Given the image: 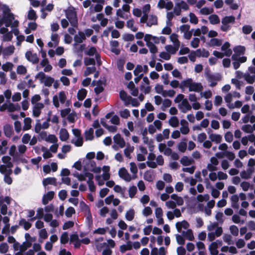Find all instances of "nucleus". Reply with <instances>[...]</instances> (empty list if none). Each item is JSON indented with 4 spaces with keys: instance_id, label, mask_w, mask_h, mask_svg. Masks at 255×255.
Segmentation results:
<instances>
[{
    "instance_id": "obj_27",
    "label": "nucleus",
    "mask_w": 255,
    "mask_h": 255,
    "mask_svg": "<svg viewBox=\"0 0 255 255\" xmlns=\"http://www.w3.org/2000/svg\"><path fill=\"white\" fill-rule=\"evenodd\" d=\"M134 214L135 212L133 209H130L128 211L125 215L127 220L129 221H132L134 219Z\"/></svg>"
},
{
    "instance_id": "obj_7",
    "label": "nucleus",
    "mask_w": 255,
    "mask_h": 255,
    "mask_svg": "<svg viewBox=\"0 0 255 255\" xmlns=\"http://www.w3.org/2000/svg\"><path fill=\"white\" fill-rule=\"evenodd\" d=\"M203 89V88L201 83L193 82L192 81L189 87V91L190 92L194 91L196 92H200L202 91Z\"/></svg>"
},
{
    "instance_id": "obj_42",
    "label": "nucleus",
    "mask_w": 255,
    "mask_h": 255,
    "mask_svg": "<svg viewBox=\"0 0 255 255\" xmlns=\"http://www.w3.org/2000/svg\"><path fill=\"white\" fill-rule=\"evenodd\" d=\"M96 68L95 66L88 67L84 72V76H87L96 72Z\"/></svg>"
},
{
    "instance_id": "obj_41",
    "label": "nucleus",
    "mask_w": 255,
    "mask_h": 255,
    "mask_svg": "<svg viewBox=\"0 0 255 255\" xmlns=\"http://www.w3.org/2000/svg\"><path fill=\"white\" fill-rule=\"evenodd\" d=\"M75 213V209L72 207H68L65 211V215L68 218L72 217L73 214Z\"/></svg>"
},
{
    "instance_id": "obj_47",
    "label": "nucleus",
    "mask_w": 255,
    "mask_h": 255,
    "mask_svg": "<svg viewBox=\"0 0 255 255\" xmlns=\"http://www.w3.org/2000/svg\"><path fill=\"white\" fill-rule=\"evenodd\" d=\"M58 139L54 134H49L48 136L47 139H46V141L53 143H56Z\"/></svg>"
},
{
    "instance_id": "obj_5",
    "label": "nucleus",
    "mask_w": 255,
    "mask_h": 255,
    "mask_svg": "<svg viewBox=\"0 0 255 255\" xmlns=\"http://www.w3.org/2000/svg\"><path fill=\"white\" fill-rule=\"evenodd\" d=\"M119 175L121 178L124 179L127 182L130 181L131 179L130 174L128 173L127 170L124 167H122L120 169L119 171Z\"/></svg>"
},
{
    "instance_id": "obj_26",
    "label": "nucleus",
    "mask_w": 255,
    "mask_h": 255,
    "mask_svg": "<svg viewBox=\"0 0 255 255\" xmlns=\"http://www.w3.org/2000/svg\"><path fill=\"white\" fill-rule=\"evenodd\" d=\"M157 24V17L155 15H150L148 19V22L146 23V25L148 26H151L152 25H156Z\"/></svg>"
},
{
    "instance_id": "obj_11",
    "label": "nucleus",
    "mask_w": 255,
    "mask_h": 255,
    "mask_svg": "<svg viewBox=\"0 0 255 255\" xmlns=\"http://www.w3.org/2000/svg\"><path fill=\"white\" fill-rule=\"evenodd\" d=\"M3 132L7 137H10L13 134V128L9 124H6L3 126Z\"/></svg>"
},
{
    "instance_id": "obj_6",
    "label": "nucleus",
    "mask_w": 255,
    "mask_h": 255,
    "mask_svg": "<svg viewBox=\"0 0 255 255\" xmlns=\"http://www.w3.org/2000/svg\"><path fill=\"white\" fill-rule=\"evenodd\" d=\"M179 108L182 113H186L187 111L191 110L192 107L189 104L188 100L185 99L183 100L181 104L179 105Z\"/></svg>"
},
{
    "instance_id": "obj_54",
    "label": "nucleus",
    "mask_w": 255,
    "mask_h": 255,
    "mask_svg": "<svg viewBox=\"0 0 255 255\" xmlns=\"http://www.w3.org/2000/svg\"><path fill=\"white\" fill-rule=\"evenodd\" d=\"M134 36L132 34L126 33L123 35V39L125 41H131L134 40Z\"/></svg>"
},
{
    "instance_id": "obj_3",
    "label": "nucleus",
    "mask_w": 255,
    "mask_h": 255,
    "mask_svg": "<svg viewBox=\"0 0 255 255\" xmlns=\"http://www.w3.org/2000/svg\"><path fill=\"white\" fill-rule=\"evenodd\" d=\"M207 80L210 83V86L213 87L217 85V82L221 80V76L219 74L215 75L208 74L206 76Z\"/></svg>"
},
{
    "instance_id": "obj_63",
    "label": "nucleus",
    "mask_w": 255,
    "mask_h": 255,
    "mask_svg": "<svg viewBox=\"0 0 255 255\" xmlns=\"http://www.w3.org/2000/svg\"><path fill=\"white\" fill-rule=\"evenodd\" d=\"M58 196L61 200L64 201L67 197V191L65 190H61L59 192Z\"/></svg>"
},
{
    "instance_id": "obj_17",
    "label": "nucleus",
    "mask_w": 255,
    "mask_h": 255,
    "mask_svg": "<svg viewBox=\"0 0 255 255\" xmlns=\"http://www.w3.org/2000/svg\"><path fill=\"white\" fill-rule=\"evenodd\" d=\"M180 162L183 166H189L194 162V160L192 159H190L187 156H183Z\"/></svg>"
},
{
    "instance_id": "obj_60",
    "label": "nucleus",
    "mask_w": 255,
    "mask_h": 255,
    "mask_svg": "<svg viewBox=\"0 0 255 255\" xmlns=\"http://www.w3.org/2000/svg\"><path fill=\"white\" fill-rule=\"evenodd\" d=\"M242 30H243V32L246 34H250L253 29H252V27L251 26L249 25H244L243 26V28H242Z\"/></svg>"
},
{
    "instance_id": "obj_4",
    "label": "nucleus",
    "mask_w": 255,
    "mask_h": 255,
    "mask_svg": "<svg viewBox=\"0 0 255 255\" xmlns=\"http://www.w3.org/2000/svg\"><path fill=\"white\" fill-rule=\"evenodd\" d=\"M25 57L27 60L33 64H37L39 62V58L36 53H32L31 51H28L25 53Z\"/></svg>"
},
{
    "instance_id": "obj_32",
    "label": "nucleus",
    "mask_w": 255,
    "mask_h": 255,
    "mask_svg": "<svg viewBox=\"0 0 255 255\" xmlns=\"http://www.w3.org/2000/svg\"><path fill=\"white\" fill-rule=\"evenodd\" d=\"M233 50L235 52V53L239 55H241L244 54L246 48L244 46L239 45L235 47L233 49Z\"/></svg>"
},
{
    "instance_id": "obj_14",
    "label": "nucleus",
    "mask_w": 255,
    "mask_h": 255,
    "mask_svg": "<svg viewBox=\"0 0 255 255\" xmlns=\"http://www.w3.org/2000/svg\"><path fill=\"white\" fill-rule=\"evenodd\" d=\"M42 184L44 187L49 184L56 186V179L55 177H47L44 178L42 181Z\"/></svg>"
},
{
    "instance_id": "obj_39",
    "label": "nucleus",
    "mask_w": 255,
    "mask_h": 255,
    "mask_svg": "<svg viewBox=\"0 0 255 255\" xmlns=\"http://www.w3.org/2000/svg\"><path fill=\"white\" fill-rule=\"evenodd\" d=\"M54 82V79L53 78L50 76H47L45 78V80L43 81V83H44L45 86L50 87Z\"/></svg>"
},
{
    "instance_id": "obj_30",
    "label": "nucleus",
    "mask_w": 255,
    "mask_h": 255,
    "mask_svg": "<svg viewBox=\"0 0 255 255\" xmlns=\"http://www.w3.org/2000/svg\"><path fill=\"white\" fill-rule=\"evenodd\" d=\"M31 120L29 118H25L24 120V126L23 129L24 130H27L31 128Z\"/></svg>"
},
{
    "instance_id": "obj_34",
    "label": "nucleus",
    "mask_w": 255,
    "mask_h": 255,
    "mask_svg": "<svg viewBox=\"0 0 255 255\" xmlns=\"http://www.w3.org/2000/svg\"><path fill=\"white\" fill-rule=\"evenodd\" d=\"M15 48L14 46H9L6 47L3 50V54L5 55H10L13 53Z\"/></svg>"
},
{
    "instance_id": "obj_12",
    "label": "nucleus",
    "mask_w": 255,
    "mask_h": 255,
    "mask_svg": "<svg viewBox=\"0 0 255 255\" xmlns=\"http://www.w3.org/2000/svg\"><path fill=\"white\" fill-rule=\"evenodd\" d=\"M54 191H50L48 192L46 194H44L42 198V203L44 205H46L49 201L52 200L54 196Z\"/></svg>"
},
{
    "instance_id": "obj_51",
    "label": "nucleus",
    "mask_w": 255,
    "mask_h": 255,
    "mask_svg": "<svg viewBox=\"0 0 255 255\" xmlns=\"http://www.w3.org/2000/svg\"><path fill=\"white\" fill-rule=\"evenodd\" d=\"M242 129L246 133H252L253 131V128L250 125H244L242 128Z\"/></svg>"
},
{
    "instance_id": "obj_33",
    "label": "nucleus",
    "mask_w": 255,
    "mask_h": 255,
    "mask_svg": "<svg viewBox=\"0 0 255 255\" xmlns=\"http://www.w3.org/2000/svg\"><path fill=\"white\" fill-rule=\"evenodd\" d=\"M169 124L172 127H177L179 124V120L177 117H172L169 121Z\"/></svg>"
},
{
    "instance_id": "obj_62",
    "label": "nucleus",
    "mask_w": 255,
    "mask_h": 255,
    "mask_svg": "<svg viewBox=\"0 0 255 255\" xmlns=\"http://www.w3.org/2000/svg\"><path fill=\"white\" fill-rule=\"evenodd\" d=\"M59 101L61 103L64 104L66 100V96L65 92L63 91L60 92L59 93Z\"/></svg>"
},
{
    "instance_id": "obj_13",
    "label": "nucleus",
    "mask_w": 255,
    "mask_h": 255,
    "mask_svg": "<svg viewBox=\"0 0 255 255\" xmlns=\"http://www.w3.org/2000/svg\"><path fill=\"white\" fill-rule=\"evenodd\" d=\"M69 137V134L67 130L65 128H62L59 132V138L62 141H66Z\"/></svg>"
},
{
    "instance_id": "obj_35",
    "label": "nucleus",
    "mask_w": 255,
    "mask_h": 255,
    "mask_svg": "<svg viewBox=\"0 0 255 255\" xmlns=\"http://www.w3.org/2000/svg\"><path fill=\"white\" fill-rule=\"evenodd\" d=\"M19 110H20V106L18 104L15 105L12 103H9L7 105V110L9 112H13Z\"/></svg>"
},
{
    "instance_id": "obj_23",
    "label": "nucleus",
    "mask_w": 255,
    "mask_h": 255,
    "mask_svg": "<svg viewBox=\"0 0 255 255\" xmlns=\"http://www.w3.org/2000/svg\"><path fill=\"white\" fill-rule=\"evenodd\" d=\"M182 234L190 241H193L194 239L193 231L191 229H188L186 232L183 231Z\"/></svg>"
},
{
    "instance_id": "obj_38",
    "label": "nucleus",
    "mask_w": 255,
    "mask_h": 255,
    "mask_svg": "<svg viewBox=\"0 0 255 255\" xmlns=\"http://www.w3.org/2000/svg\"><path fill=\"white\" fill-rule=\"evenodd\" d=\"M134 21L133 19H129L127 22V26L130 28L132 31L135 32L137 30V28L133 26Z\"/></svg>"
},
{
    "instance_id": "obj_10",
    "label": "nucleus",
    "mask_w": 255,
    "mask_h": 255,
    "mask_svg": "<svg viewBox=\"0 0 255 255\" xmlns=\"http://www.w3.org/2000/svg\"><path fill=\"white\" fill-rule=\"evenodd\" d=\"M86 39V35L82 31H79L78 35H75L74 37V40L75 42V45H77L83 42Z\"/></svg>"
},
{
    "instance_id": "obj_53",
    "label": "nucleus",
    "mask_w": 255,
    "mask_h": 255,
    "mask_svg": "<svg viewBox=\"0 0 255 255\" xmlns=\"http://www.w3.org/2000/svg\"><path fill=\"white\" fill-rule=\"evenodd\" d=\"M137 192V188L135 186H132L128 190L129 196L130 198H133Z\"/></svg>"
},
{
    "instance_id": "obj_61",
    "label": "nucleus",
    "mask_w": 255,
    "mask_h": 255,
    "mask_svg": "<svg viewBox=\"0 0 255 255\" xmlns=\"http://www.w3.org/2000/svg\"><path fill=\"white\" fill-rule=\"evenodd\" d=\"M152 213V209L150 207H145L142 211V214L144 216L147 217Z\"/></svg>"
},
{
    "instance_id": "obj_50",
    "label": "nucleus",
    "mask_w": 255,
    "mask_h": 255,
    "mask_svg": "<svg viewBox=\"0 0 255 255\" xmlns=\"http://www.w3.org/2000/svg\"><path fill=\"white\" fill-rule=\"evenodd\" d=\"M245 79L249 84H253L255 82V75L251 76L249 74L245 75Z\"/></svg>"
},
{
    "instance_id": "obj_57",
    "label": "nucleus",
    "mask_w": 255,
    "mask_h": 255,
    "mask_svg": "<svg viewBox=\"0 0 255 255\" xmlns=\"http://www.w3.org/2000/svg\"><path fill=\"white\" fill-rule=\"evenodd\" d=\"M74 222L69 221L67 222H66L64 223V225H63L62 229L64 230L68 229L69 228H71L74 226Z\"/></svg>"
},
{
    "instance_id": "obj_64",
    "label": "nucleus",
    "mask_w": 255,
    "mask_h": 255,
    "mask_svg": "<svg viewBox=\"0 0 255 255\" xmlns=\"http://www.w3.org/2000/svg\"><path fill=\"white\" fill-rule=\"evenodd\" d=\"M97 52V49L96 48L94 47H91L88 51L85 52V54L86 55H88L90 56H93L95 54H96Z\"/></svg>"
},
{
    "instance_id": "obj_8",
    "label": "nucleus",
    "mask_w": 255,
    "mask_h": 255,
    "mask_svg": "<svg viewBox=\"0 0 255 255\" xmlns=\"http://www.w3.org/2000/svg\"><path fill=\"white\" fill-rule=\"evenodd\" d=\"M114 141L117 144H118L121 148H123L125 146V141L123 137H122L120 133L116 134L114 136Z\"/></svg>"
},
{
    "instance_id": "obj_1",
    "label": "nucleus",
    "mask_w": 255,
    "mask_h": 255,
    "mask_svg": "<svg viewBox=\"0 0 255 255\" xmlns=\"http://www.w3.org/2000/svg\"><path fill=\"white\" fill-rule=\"evenodd\" d=\"M65 15L71 25L74 27H77L78 19L75 8L73 7H69L65 10Z\"/></svg>"
},
{
    "instance_id": "obj_19",
    "label": "nucleus",
    "mask_w": 255,
    "mask_h": 255,
    "mask_svg": "<svg viewBox=\"0 0 255 255\" xmlns=\"http://www.w3.org/2000/svg\"><path fill=\"white\" fill-rule=\"evenodd\" d=\"M132 248V243L130 241H128L127 245H123L120 246V250L121 253H125L127 251L131 250Z\"/></svg>"
},
{
    "instance_id": "obj_40",
    "label": "nucleus",
    "mask_w": 255,
    "mask_h": 255,
    "mask_svg": "<svg viewBox=\"0 0 255 255\" xmlns=\"http://www.w3.org/2000/svg\"><path fill=\"white\" fill-rule=\"evenodd\" d=\"M69 240L68 234L66 232H64L61 236L60 242L62 244H65L68 243Z\"/></svg>"
},
{
    "instance_id": "obj_46",
    "label": "nucleus",
    "mask_w": 255,
    "mask_h": 255,
    "mask_svg": "<svg viewBox=\"0 0 255 255\" xmlns=\"http://www.w3.org/2000/svg\"><path fill=\"white\" fill-rule=\"evenodd\" d=\"M143 178L145 180L148 182H151L153 181V177L152 174L149 171H146L143 175Z\"/></svg>"
},
{
    "instance_id": "obj_37",
    "label": "nucleus",
    "mask_w": 255,
    "mask_h": 255,
    "mask_svg": "<svg viewBox=\"0 0 255 255\" xmlns=\"http://www.w3.org/2000/svg\"><path fill=\"white\" fill-rule=\"evenodd\" d=\"M214 12L213 8H208L204 7L200 9V13L203 15H208Z\"/></svg>"
},
{
    "instance_id": "obj_9",
    "label": "nucleus",
    "mask_w": 255,
    "mask_h": 255,
    "mask_svg": "<svg viewBox=\"0 0 255 255\" xmlns=\"http://www.w3.org/2000/svg\"><path fill=\"white\" fill-rule=\"evenodd\" d=\"M44 105L41 103H37L33 109V116L38 117L41 114V110L43 108Z\"/></svg>"
},
{
    "instance_id": "obj_15",
    "label": "nucleus",
    "mask_w": 255,
    "mask_h": 255,
    "mask_svg": "<svg viewBox=\"0 0 255 255\" xmlns=\"http://www.w3.org/2000/svg\"><path fill=\"white\" fill-rule=\"evenodd\" d=\"M119 95L120 98L122 101L126 102L128 104H129L130 99H131V97L128 96L126 92L123 90H121Z\"/></svg>"
},
{
    "instance_id": "obj_55",
    "label": "nucleus",
    "mask_w": 255,
    "mask_h": 255,
    "mask_svg": "<svg viewBox=\"0 0 255 255\" xmlns=\"http://www.w3.org/2000/svg\"><path fill=\"white\" fill-rule=\"evenodd\" d=\"M80 207L82 211H87L88 212L90 211L89 206L84 201L80 202Z\"/></svg>"
},
{
    "instance_id": "obj_28",
    "label": "nucleus",
    "mask_w": 255,
    "mask_h": 255,
    "mask_svg": "<svg viewBox=\"0 0 255 255\" xmlns=\"http://www.w3.org/2000/svg\"><path fill=\"white\" fill-rule=\"evenodd\" d=\"M209 138L212 141H215L217 143H220L222 140V136L220 134L212 133L209 135Z\"/></svg>"
},
{
    "instance_id": "obj_58",
    "label": "nucleus",
    "mask_w": 255,
    "mask_h": 255,
    "mask_svg": "<svg viewBox=\"0 0 255 255\" xmlns=\"http://www.w3.org/2000/svg\"><path fill=\"white\" fill-rule=\"evenodd\" d=\"M225 140L228 142H231L233 139V135L231 132L228 131L225 134Z\"/></svg>"
},
{
    "instance_id": "obj_59",
    "label": "nucleus",
    "mask_w": 255,
    "mask_h": 255,
    "mask_svg": "<svg viewBox=\"0 0 255 255\" xmlns=\"http://www.w3.org/2000/svg\"><path fill=\"white\" fill-rule=\"evenodd\" d=\"M16 71L18 74H25L27 72L26 68L23 65L18 66Z\"/></svg>"
},
{
    "instance_id": "obj_52",
    "label": "nucleus",
    "mask_w": 255,
    "mask_h": 255,
    "mask_svg": "<svg viewBox=\"0 0 255 255\" xmlns=\"http://www.w3.org/2000/svg\"><path fill=\"white\" fill-rule=\"evenodd\" d=\"M187 148V144L185 142H180L178 144V149L181 152H184Z\"/></svg>"
},
{
    "instance_id": "obj_18",
    "label": "nucleus",
    "mask_w": 255,
    "mask_h": 255,
    "mask_svg": "<svg viewBox=\"0 0 255 255\" xmlns=\"http://www.w3.org/2000/svg\"><path fill=\"white\" fill-rule=\"evenodd\" d=\"M18 226H23L25 230L27 231L29 230L32 226V224L24 218H22L18 223Z\"/></svg>"
},
{
    "instance_id": "obj_20",
    "label": "nucleus",
    "mask_w": 255,
    "mask_h": 255,
    "mask_svg": "<svg viewBox=\"0 0 255 255\" xmlns=\"http://www.w3.org/2000/svg\"><path fill=\"white\" fill-rule=\"evenodd\" d=\"M235 22V16H226L223 17L222 19V23L223 24H229L230 23H234Z\"/></svg>"
},
{
    "instance_id": "obj_24",
    "label": "nucleus",
    "mask_w": 255,
    "mask_h": 255,
    "mask_svg": "<svg viewBox=\"0 0 255 255\" xmlns=\"http://www.w3.org/2000/svg\"><path fill=\"white\" fill-rule=\"evenodd\" d=\"M94 130L92 128H90L88 130L85 132V136L86 140H92L94 139Z\"/></svg>"
},
{
    "instance_id": "obj_49",
    "label": "nucleus",
    "mask_w": 255,
    "mask_h": 255,
    "mask_svg": "<svg viewBox=\"0 0 255 255\" xmlns=\"http://www.w3.org/2000/svg\"><path fill=\"white\" fill-rule=\"evenodd\" d=\"M13 67L12 63L7 62L2 65V69L4 71H8L12 69Z\"/></svg>"
},
{
    "instance_id": "obj_31",
    "label": "nucleus",
    "mask_w": 255,
    "mask_h": 255,
    "mask_svg": "<svg viewBox=\"0 0 255 255\" xmlns=\"http://www.w3.org/2000/svg\"><path fill=\"white\" fill-rule=\"evenodd\" d=\"M222 40L217 38H212L209 43L210 46H220L222 45Z\"/></svg>"
},
{
    "instance_id": "obj_2",
    "label": "nucleus",
    "mask_w": 255,
    "mask_h": 255,
    "mask_svg": "<svg viewBox=\"0 0 255 255\" xmlns=\"http://www.w3.org/2000/svg\"><path fill=\"white\" fill-rule=\"evenodd\" d=\"M6 11L8 12L6 16H3L2 18L0 20V24L1 25L3 23H5L6 27H9L11 26L12 20L14 19L13 13L9 12L10 11L9 8L7 7Z\"/></svg>"
},
{
    "instance_id": "obj_25",
    "label": "nucleus",
    "mask_w": 255,
    "mask_h": 255,
    "mask_svg": "<svg viewBox=\"0 0 255 255\" xmlns=\"http://www.w3.org/2000/svg\"><path fill=\"white\" fill-rule=\"evenodd\" d=\"M192 81V79L191 78H188L186 80L182 81L179 86L180 88L181 89L187 87L189 88Z\"/></svg>"
},
{
    "instance_id": "obj_45",
    "label": "nucleus",
    "mask_w": 255,
    "mask_h": 255,
    "mask_svg": "<svg viewBox=\"0 0 255 255\" xmlns=\"http://www.w3.org/2000/svg\"><path fill=\"white\" fill-rule=\"evenodd\" d=\"M190 17V22L191 23L196 24L198 22V19L194 13L190 12L189 14Z\"/></svg>"
},
{
    "instance_id": "obj_43",
    "label": "nucleus",
    "mask_w": 255,
    "mask_h": 255,
    "mask_svg": "<svg viewBox=\"0 0 255 255\" xmlns=\"http://www.w3.org/2000/svg\"><path fill=\"white\" fill-rule=\"evenodd\" d=\"M84 64L86 66L90 65H95L96 64L95 60L93 58L85 57L84 58Z\"/></svg>"
},
{
    "instance_id": "obj_56",
    "label": "nucleus",
    "mask_w": 255,
    "mask_h": 255,
    "mask_svg": "<svg viewBox=\"0 0 255 255\" xmlns=\"http://www.w3.org/2000/svg\"><path fill=\"white\" fill-rule=\"evenodd\" d=\"M230 230L232 234L234 236H237L239 234L238 228L235 225H232L230 227Z\"/></svg>"
},
{
    "instance_id": "obj_36",
    "label": "nucleus",
    "mask_w": 255,
    "mask_h": 255,
    "mask_svg": "<svg viewBox=\"0 0 255 255\" xmlns=\"http://www.w3.org/2000/svg\"><path fill=\"white\" fill-rule=\"evenodd\" d=\"M37 16L36 12L32 8H31L28 13L27 18L29 20H36Z\"/></svg>"
},
{
    "instance_id": "obj_16",
    "label": "nucleus",
    "mask_w": 255,
    "mask_h": 255,
    "mask_svg": "<svg viewBox=\"0 0 255 255\" xmlns=\"http://www.w3.org/2000/svg\"><path fill=\"white\" fill-rule=\"evenodd\" d=\"M218 245L217 242H212L209 248L211 255H217L218 251L217 250Z\"/></svg>"
},
{
    "instance_id": "obj_44",
    "label": "nucleus",
    "mask_w": 255,
    "mask_h": 255,
    "mask_svg": "<svg viewBox=\"0 0 255 255\" xmlns=\"http://www.w3.org/2000/svg\"><path fill=\"white\" fill-rule=\"evenodd\" d=\"M8 251V246L5 243H1L0 245V253L5 254Z\"/></svg>"
},
{
    "instance_id": "obj_48",
    "label": "nucleus",
    "mask_w": 255,
    "mask_h": 255,
    "mask_svg": "<svg viewBox=\"0 0 255 255\" xmlns=\"http://www.w3.org/2000/svg\"><path fill=\"white\" fill-rule=\"evenodd\" d=\"M177 5H178L181 9H183L184 10H187L189 8L187 3L183 0H181L180 2L177 3Z\"/></svg>"
},
{
    "instance_id": "obj_29",
    "label": "nucleus",
    "mask_w": 255,
    "mask_h": 255,
    "mask_svg": "<svg viewBox=\"0 0 255 255\" xmlns=\"http://www.w3.org/2000/svg\"><path fill=\"white\" fill-rule=\"evenodd\" d=\"M31 246L32 243H31V242H24L19 247L20 251L21 252H24L28 248L31 247Z\"/></svg>"
},
{
    "instance_id": "obj_21",
    "label": "nucleus",
    "mask_w": 255,
    "mask_h": 255,
    "mask_svg": "<svg viewBox=\"0 0 255 255\" xmlns=\"http://www.w3.org/2000/svg\"><path fill=\"white\" fill-rule=\"evenodd\" d=\"M87 91L84 88L79 90L77 93V98L79 101L83 100L86 97Z\"/></svg>"
},
{
    "instance_id": "obj_22",
    "label": "nucleus",
    "mask_w": 255,
    "mask_h": 255,
    "mask_svg": "<svg viewBox=\"0 0 255 255\" xmlns=\"http://www.w3.org/2000/svg\"><path fill=\"white\" fill-rule=\"evenodd\" d=\"M209 20L211 24H217L220 23V20L219 16L215 14H211L209 17Z\"/></svg>"
}]
</instances>
